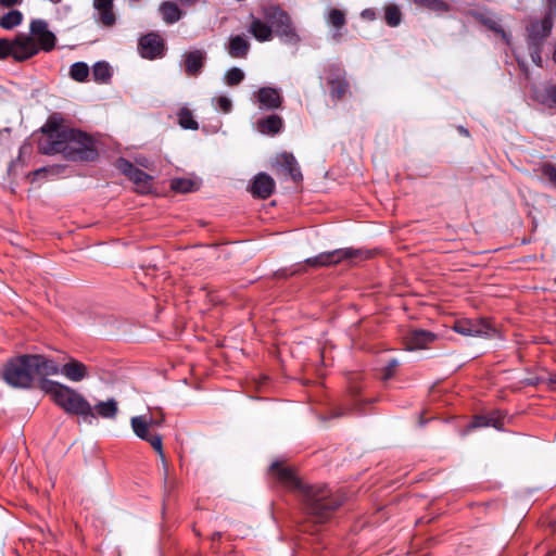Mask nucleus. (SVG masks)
I'll use <instances>...</instances> for the list:
<instances>
[{"label": "nucleus", "instance_id": "473e14b6", "mask_svg": "<svg viewBox=\"0 0 556 556\" xmlns=\"http://www.w3.org/2000/svg\"><path fill=\"white\" fill-rule=\"evenodd\" d=\"M178 124L184 129L197 130L198 122L193 118L192 112L187 108H181L178 112Z\"/></svg>", "mask_w": 556, "mask_h": 556}, {"label": "nucleus", "instance_id": "6e6d98bb", "mask_svg": "<svg viewBox=\"0 0 556 556\" xmlns=\"http://www.w3.org/2000/svg\"><path fill=\"white\" fill-rule=\"evenodd\" d=\"M518 64L522 70L527 71L526 64L523 62L518 61Z\"/></svg>", "mask_w": 556, "mask_h": 556}, {"label": "nucleus", "instance_id": "9d476101", "mask_svg": "<svg viewBox=\"0 0 556 556\" xmlns=\"http://www.w3.org/2000/svg\"><path fill=\"white\" fill-rule=\"evenodd\" d=\"M130 425L134 433L141 440L148 442L152 448L160 456L163 467L165 471H167V464L165 459V454L163 451V440L162 437L156 433L153 429L152 417L148 418L147 416H135L130 419Z\"/></svg>", "mask_w": 556, "mask_h": 556}, {"label": "nucleus", "instance_id": "6ab92c4d", "mask_svg": "<svg viewBox=\"0 0 556 556\" xmlns=\"http://www.w3.org/2000/svg\"><path fill=\"white\" fill-rule=\"evenodd\" d=\"M202 186V179L194 175L189 174L186 177H174L169 179V188L175 193H191L198 191Z\"/></svg>", "mask_w": 556, "mask_h": 556}, {"label": "nucleus", "instance_id": "cd10ccee", "mask_svg": "<svg viewBox=\"0 0 556 556\" xmlns=\"http://www.w3.org/2000/svg\"><path fill=\"white\" fill-rule=\"evenodd\" d=\"M92 409L96 417L100 416L102 418H114L118 410L117 403L113 399L98 403Z\"/></svg>", "mask_w": 556, "mask_h": 556}, {"label": "nucleus", "instance_id": "f03ea898", "mask_svg": "<svg viewBox=\"0 0 556 556\" xmlns=\"http://www.w3.org/2000/svg\"><path fill=\"white\" fill-rule=\"evenodd\" d=\"M48 137L39 142L42 154L61 153L68 161H93L98 151L93 138L79 129L58 128L48 123L43 128Z\"/></svg>", "mask_w": 556, "mask_h": 556}, {"label": "nucleus", "instance_id": "ea45409f", "mask_svg": "<svg viewBox=\"0 0 556 556\" xmlns=\"http://www.w3.org/2000/svg\"><path fill=\"white\" fill-rule=\"evenodd\" d=\"M495 426V420L491 416L478 415L475 416L472 422L469 425L470 429Z\"/></svg>", "mask_w": 556, "mask_h": 556}, {"label": "nucleus", "instance_id": "20e7f679", "mask_svg": "<svg viewBox=\"0 0 556 556\" xmlns=\"http://www.w3.org/2000/svg\"><path fill=\"white\" fill-rule=\"evenodd\" d=\"M40 389L66 414L79 416L87 422L96 418L90 403L75 389L49 379L41 380Z\"/></svg>", "mask_w": 556, "mask_h": 556}, {"label": "nucleus", "instance_id": "4d7b16f0", "mask_svg": "<svg viewBox=\"0 0 556 556\" xmlns=\"http://www.w3.org/2000/svg\"><path fill=\"white\" fill-rule=\"evenodd\" d=\"M49 1L56 4V3H60L62 0H49Z\"/></svg>", "mask_w": 556, "mask_h": 556}, {"label": "nucleus", "instance_id": "e433bc0d", "mask_svg": "<svg viewBox=\"0 0 556 556\" xmlns=\"http://www.w3.org/2000/svg\"><path fill=\"white\" fill-rule=\"evenodd\" d=\"M384 20L390 27L399 26L402 20L400 9L396 5L387 7L384 12Z\"/></svg>", "mask_w": 556, "mask_h": 556}, {"label": "nucleus", "instance_id": "a18cd8bd", "mask_svg": "<svg viewBox=\"0 0 556 556\" xmlns=\"http://www.w3.org/2000/svg\"><path fill=\"white\" fill-rule=\"evenodd\" d=\"M548 386L552 390L556 391V375H552L548 379Z\"/></svg>", "mask_w": 556, "mask_h": 556}, {"label": "nucleus", "instance_id": "72a5a7b5", "mask_svg": "<svg viewBox=\"0 0 556 556\" xmlns=\"http://www.w3.org/2000/svg\"><path fill=\"white\" fill-rule=\"evenodd\" d=\"M355 403L352 405H340L331 409V418H338L342 416H346L353 412L357 414H364L363 404L358 400H354Z\"/></svg>", "mask_w": 556, "mask_h": 556}, {"label": "nucleus", "instance_id": "0eeeda50", "mask_svg": "<svg viewBox=\"0 0 556 556\" xmlns=\"http://www.w3.org/2000/svg\"><path fill=\"white\" fill-rule=\"evenodd\" d=\"M30 355L25 354L10 359L3 369L4 381L14 388H29L34 380Z\"/></svg>", "mask_w": 556, "mask_h": 556}, {"label": "nucleus", "instance_id": "6e6552de", "mask_svg": "<svg viewBox=\"0 0 556 556\" xmlns=\"http://www.w3.org/2000/svg\"><path fill=\"white\" fill-rule=\"evenodd\" d=\"M371 252L363 249L343 248L329 252H323L316 256L305 260V264L311 267H323L337 265L348 260H368Z\"/></svg>", "mask_w": 556, "mask_h": 556}, {"label": "nucleus", "instance_id": "f257e3e1", "mask_svg": "<svg viewBox=\"0 0 556 556\" xmlns=\"http://www.w3.org/2000/svg\"><path fill=\"white\" fill-rule=\"evenodd\" d=\"M269 471L283 488L294 491L301 496L306 513L315 522H326L343 504L344 496L341 493L332 492L324 484H304L294 470L281 462L273 463Z\"/></svg>", "mask_w": 556, "mask_h": 556}, {"label": "nucleus", "instance_id": "7c9ffc66", "mask_svg": "<svg viewBox=\"0 0 556 556\" xmlns=\"http://www.w3.org/2000/svg\"><path fill=\"white\" fill-rule=\"evenodd\" d=\"M112 76L111 66L105 61H99L92 66V77L98 83H106Z\"/></svg>", "mask_w": 556, "mask_h": 556}, {"label": "nucleus", "instance_id": "a19ab883", "mask_svg": "<svg viewBox=\"0 0 556 556\" xmlns=\"http://www.w3.org/2000/svg\"><path fill=\"white\" fill-rule=\"evenodd\" d=\"M399 366V362L395 358H392L388 362V364L382 368L381 378L383 380H390L396 371V368Z\"/></svg>", "mask_w": 556, "mask_h": 556}, {"label": "nucleus", "instance_id": "a878e982", "mask_svg": "<svg viewBox=\"0 0 556 556\" xmlns=\"http://www.w3.org/2000/svg\"><path fill=\"white\" fill-rule=\"evenodd\" d=\"M248 31L258 41H269L273 38V26L266 20L252 16Z\"/></svg>", "mask_w": 556, "mask_h": 556}, {"label": "nucleus", "instance_id": "7ed1b4c3", "mask_svg": "<svg viewBox=\"0 0 556 556\" xmlns=\"http://www.w3.org/2000/svg\"><path fill=\"white\" fill-rule=\"evenodd\" d=\"M56 46V36L49 30L47 21L36 18L30 22L29 34L20 33L13 39L0 38V60L12 58L25 62L40 51L51 52Z\"/></svg>", "mask_w": 556, "mask_h": 556}, {"label": "nucleus", "instance_id": "79ce46f5", "mask_svg": "<svg viewBox=\"0 0 556 556\" xmlns=\"http://www.w3.org/2000/svg\"><path fill=\"white\" fill-rule=\"evenodd\" d=\"M546 4L545 16L554 21L556 17V0H544Z\"/></svg>", "mask_w": 556, "mask_h": 556}, {"label": "nucleus", "instance_id": "c756f323", "mask_svg": "<svg viewBox=\"0 0 556 556\" xmlns=\"http://www.w3.org/2000/svg\"><path fill=\"white\" fill-rule=\"evenodd\" d=\"M535 173L538 176L548 182L552 187L556 188V165L552 163H543L540 165Z\"/></svg>", "mask_w": 556, "mask_h": 556}, {"label": "nucleus", "instance_id": "4be33fe9", "mask_svg": "<svg viewBox=\"0 0 556 556\" xmlns=\"http://www.w3.org/2000/svg\"><path fill=\"white\" fill-rule=\"evenodd\" d=\"M532 98L546 108L556 109V84L545 83L533 87Z\"/></svg>", "mask_w": 556, "mask_h": 556}, {"label": "nucleus", "instance_id": "f3484780", "mask_svg": "<svg viewBox=\"0 0 556 556\" xmlns=\"http://www.w3.org/2000/svg\"><path fill=\"white\" fill-rule=\"evenodd\" d=\"M275 180L266 173L256 174L250 181L248 190L254 198L267 199L275 190Z\"/></svg>", "mask_w": 556, "mask_h": 556}, {"label": "nucleus", "instance_id": "09e8293b", "mask_svg": "<svg viewBox=\"0 0 556 556\" xmlns=\"http://www.w3.org/2000/svg\"><path fill=\"white\" fill-rule=\"evenodd\" d=\"M164 419L161 418V419H154L152 418V422H153V429L155 430V428L160 427L162 424H163Z\"/></svg>", "mask_w": 556, "mask_h": 556}, {"label": "nucleus", "instance_id": "5fc2aeb1", "mask_svg": "<svg viewBox=\"0 0 556 556\" xmlns=\"http://www.w3.org/2000/svg\"><path fill=\"white\" fill-rule=\"evenodd\" d=\"M45 172H47V168L42 167V168H40V169H37V170L35 172V174H36V175H39V174L45 173Z\"/></svg>", "mask_w": 556, "mask_h": 556}, {"label": "nucleus", "instance_id": "bb28decb", "mask_svg": "<svg viewBox=\"0 0 556 556\" xmlns=\"http://www.w3.org/2000/svg\"><path fill=\"white\" fill-rule=\"evenodd\" d=\"M159 12L167 25L177 23L184 16V11L172 1H163L159 7Z\"/></svg>", "mask_w": 556, "mask_h": 556}, {"label": "nucleus", "instance_id": "4468645a", "mask_svg": "<svg viewBox=\"0 0 556 556\" xmlns=\"http://www.w3.org/2000/svg\"><path fill=\"white\" fill-rule=\"evenodd\" d=\"M138 51L143 59L155 60L162 58L165 51L164 40L159 34L149 33L139 39Z\"/></svg>", "mask_w": 556, "mask_h": 556}, {"label": "nucleus", "instance_id": "f8f14e48", "mask_svg": "<svg viewBox=\"0 0 556 556\" xmlns=\"http://www.w3.org/2000/svg\"><path fill=\"white\" fill-rule=\"evenodd\" d=\"M452 329L466 337H492L496 330L484 318H459L454 321Z\"/></svg>", "mask_w": 556, "mask_h": 556}, {"label": "nucleus", "instance_id": "a211bd4d", "mask_svg": "<svg viewBox=\"0 0 556 556\" xmlns=\"http://www.w3.org/2000/svg\"><path fill=\"white\" fill-rule=\"evenodd\" d=\"M35 376H52L61 374L60 365L41 354H29Z\"/></svg>", "mask_w": 556, "mask_h": 556}, {"label": "nucleus", "instance_id": "864d4df0", "mask_svg": "<svg viewBox=\"0 0 556 556\" xmlns=\"http://www.w3.org/2000/svg\"><path fill=\"white\" fill-rule=\"evenodd\" d=\"M527 384H528V386H535V384H536V380L528 379V380H527Z\"/></svg>", "mask_w": 556, "mask_h": 556}, {"label": "nucleus", "instance_id": "c85d7f7f", "mask_svg": "<svg viewBox=\"0 0 556 556\" xmlns=\"http://www.w3.org/2000/svg\"><path fill=\"white\" fill-rule=\"evenodd\" d=\"M23 22V14L18 10H11L0 17V26L3 29L11 30Z\"/></svg>", "mask_w": 556, "mask_h": 556}, {"label": "nucleus", "instance_id": "9b49d317", "mask_svg": "<svg viewBox=\"0 0 556 556\" xmlns=\"http://www.w3.org/2000/svg\"><path fill=\"white\" fill-rule=\"evenodd\" d=\"M274 174L282 180H291L299 184L303 179L300 165L292 153L281 152L271 161Z\"/></svg>", "mask_w": 556, "mask_h": 556}, {"label": "nucleus", "instance_id": "ddd939ff", "mask_svg": "<svg viewBox=\"0 0 556 556\" xmlns=\"http://www.w3.org/2000/svg\"><path fill=\"white\" fill-rule=\"evenodd\" d=\"M117 168L127 176L140 193H148L151 190L152 177L136 167L130 161L121 157L117 160Z\"/></svg>", "mask_w": 556, "mask_h": 556}, {"label": "nucleus", "instance_id": "39448f33", "mask_svg": "<svg viewBox=\"0 0 556 556\" xmlns=\"http://www.w3.org/2000/svg\"><path fill=\"white\" fill-rule=\"evenodd\" d=\"M263 17L273 26L275 34L283 43L295 46L301 41L291 16L278 5L263 9Z\"/></svg>", "mask_w": 556, "mask_h": 556}, {"label": "nucleus", "instance_id": "052dcab7", "mask_svg": "<svg viewBox=\"0 0 556 556\" xmlns=\"http://www.w3.org/2000/svg\"><path fill=\"white\" fill-rule=\"evenodd\" d=\"M141 166H147L146 161L140 162Z\"/></svg>", "mask_w": 556, "mask_h": 556}, {"label": "nucleus", "instance_id": "de8ad7c7", "mask_svg": "<svg viewBox=\"0 0 556 556\" xmlns=\"http://www.w3.org/2000/svg\"><path fill=\"white\" fill-rule=\"evenodd\" d=\"M182 5L190 7L195 4L197 0H179Z\"/></svg>", "mask_w": 556, "mask_h": 556}, {"label": "nucleus", "instance_id": "3c124183", "mask_svg": "<svg viewBox=\"0 0 556 556\" xmlns=\"http://www.w3.org/2000/svg\"><path fill=\"white\" fill-rule=\"evenodd\" d=\"M458 131H459L463 136H466V137H468V136H469V131H468V129H466V128H465V127H463V126H459V127H458Z\"/></svg>", "mask_w": 556, "mask_h": 556}, {"label": "nucleus", "instance_id": "423d86ee", "mask_svg": "<svg viewBox=\"0 0 556 556\" xmlns=\"http://www.w3.org/2000/svg\"><path fill=\"white\" fill-rule=\"evenodd\" d=\"M554 21L544 16L541 21H533L527 26V46L532 62L543 67L542 51L546 38L551 35Z\"/></svg>", "mask_w": 556, "mask_h": 556}, {"label": "nucleus", "instance_id": "58836bf2", "mask_svg": "<svg viewBox=\"0 0 556 556\" xmlns=\"http://www.w3.org/2000/svg\"><path fill=\"white\" fill-rule=\"evenodd\" d=\"M327 21L336 28H342L346 23L344 13L339 9H331L328 13Z\"/></svg>", "mask_w": 556, "mask_h": 556}, {"label": "nucleus", "instance_id": "2eb2a0df", "mask_svg": "<svg viewBox=\"0 0 556 556\" xmlns=\"http://www.w3.org/2000/svg\"><path fill=\"white\" fill-rule=\"evenodd\" d=\"M255 102L262 111H275L283 103L281 90L274 87H261L254 92Z\"/></svg>", "mask_w": 556, "mask_h": 556}, {"label": "nucleus", "instance_id": "1a4fd4ad", "mask_svg": "<svg viewBox=\"0 0 556 556\" xmlns=\"http://www.w3.org/2000/svg\"><path fill=\"white\" fill-rule=\"evenodd\" d=\"M320 79H325L329 87V96L333 102H338L349 92L350 84L345 70L338 63L328 62L324 65Z\"/></svg>", "mask_w": 556, "mask_h": 556}, {"label": "nucleus", "instance_id": "4c0bfd02", "mask_svg": "<svg viewBox=\"0 0 556 556\" xmlns=\"http://www.w3.org/2000/svg\"><path fill=\"white\" fill-rule=\"evenodd\" d=\"M244 79V73L239 67H231L227 71L225 75V83L228 86H237Z\"/></svg>", "mask_w": 556, "mask_h": 556}, {"label": "nucleus", "instance_id": "680f3d73", "mask_svg": "<svg viewBox=\"0 0 556 556\" xmlns=\"http://www.w3.org/2000/svg\"><path fill=\"white\" fill-rule=\"evenodd\" d=\"M339 37H340L339 35H333V38L337 40L339 39Z\"/></svg>", "mask_w": 556, "mask_h": 556}, {"label": "nucleus", "instance_id": "dca6fc26", "mask_svg": "<svg viewBox=\"0 0 556 556\" xmlns=\"http://www.w3.org/2000/svg\"><path fill=\"white\" fill-rule=\"evenodd\" d=\"M206 60L204 49H192L182 54L181 66L188 76L195 77L202 73Z\"/></svg>", "mask_w": 556, "mask_h": 556}, {"label": "nucleus", "instance_id": "393cba45", "mask_svg": "<svg viewBox=\"0 0 556 556\" xmlns=\"http://www.w3.org/2000/svg\"><path fill=\"white\" fill-rule=\"evenodd\" d=\"M256 129L262 135L275 136L283 128V119L277 114H270L260 118L256 124Z\"/></svg>", "mask_w": 556, "mask_h": 556}, {"label": "nucleus", "instance_id": "aec40b11", "mask_svg": "<svg viewBox=\"0 0 556 556\" xmlns=\"http://www.w3.org/2000/svg\"><path fill=\"white\" fill-rule=\"evenodd\" d=\"M113 0H93V9L97 12L96 21L104 27H112L116 23V15L113 11Z\"/></svg>", "mask_w": 556, "mask_h": 556}, {"label": "nucleus", "instance_id": "603ef678", "mask_svg": "<svg viewBox=\"0 0 556 556\" xmlns=\"http://www.w3.org/2000/svg\"><path fill=\"white\" fill-rule=\"evenodd\" d=\"M553 61L556 63V41L554 42Z\"/></svg>", "mask_w": 556, "mask_h": 556}, {"label": "nucleus", "instance_id": "49530a36", "mask_svg": "<svg viewBox=\"0 0 556 556\" xmlns=\"http://www.w3.org/2000/svg\"><path fill=\"white\" fill-rule=\"evenodd\" d=\"M222 538H223V533H222V532L216 531V532L212 533V535H211V541H212L213 543H214V542H218V541H220V539H222Z\"/></svg>", "mask_w": 556, "mask_h": 556}, {"label": "nucleus", "instance_id": "412c9836", "mask_svg": "<svg viewBox=\"0 0 556 556\" xmlns=\"http://www.w3.org/2000/svg\"><path fill=\"white\" fill-rule=\"evenodd\" d=\"M437 339V334L424 329H413L405 337L408 350L425 349Z\"/></svg>", "mask_w": 556, "mask_h": 556}, {"label": "nucleus", "instance_id": "37998d69", "mask_svg": "<svg viewBox=\"0 0 556 556\" xmlns=\"http://www.w3.org/2000/svg\"><path fill=\"white\" fill-rule=\"evenodd\" d=\"M217 105L225 113L230 112L232 108V103L227 97H219L217 99Z\"/></svg>", "mask_w": 556, "mask_h": 556}, {"label": "nucleus", "instance_id": "f704fd0d", "mask_svg": "<svg viewBox=\"0 0 556 556\" xmlns=\"http://www.w3.org/2000/svg\"><path fill=\"white\" fill-rule=\"evenodd\" d=\"M90 70L87 63L85 62H76L71 65L70 76L73 80L83 83L89 76Z\"/></svg>", "mask_w": 556, "mask_h": 556}, {"label": "nucleus", "instance_id": "8fccbe9b", "mask_svg": "<svg viewBox=\"0 0 556 556\" xmlns=\"http://www.w3.org/2000/svg\"><path fill=\"white\" fill-rule=\"evenodd\" d=\"M276 276L279 278H286V277H288V273L286 269H281L276 273Z\"/></svg>", "mask_w": 556, "mask_h": 556}, {"label": "nucleus", "instance_id": "b1692460", "mask_svg": "<svg viewBox=\"0 0 556 556\" xmlns=\"http://www.w3.org/2000/svg\"><path fill=\"white\" fill-rule=\"evenodd\" d=\"M61 374L74 382L81 381L89 376L87 366L75 358H70L61 367Z\"/></svg>", "mask_w": 556, "mask_h": 556}, {"label": "nucleus", "instance_id": "13d9d810", "mask_svg": "<svg viewBox=\"0 0 556 556\" xmlns=\"http://www.w3.org/2000/svg\"><path fill=\"white\" fill-rule=\"evenodd\" d=\"M420 426H424L426 424V420H424L422 418H420V421H419Z\"/></svg>", "mask_w": 556, "mask_h": 556}, {"label": "nucleus", "instance_id": "2f4dec72", "mask_svg": "<svg viewBox=\"0 0 556 556\" xmlns=\"http://www.w3.org/2000/svg\"><path fill=\"white\" fill-rule=\"evenodd\" d=\"M415 4L425 7L431 11L446 13L450 12L452 7L445 0H412Z\"/></svg>", "mask_w": 556, "mask_h": 556}, {"label": "nucleus", "instance_id": "bf43d9fd", "mask_svg": "<svg viewBox=\"0 0 556 556\" xmlns=\"http://www.w3.org/2000/svg\"><path fill=\"white\" fill-rule=\"evenodd\" d=\"M141 166H147L146 161L140 162Z\"/></svg>", "mask_w": 556, "mask_h": 556}, {"label": "nucleus", "instance_id": "5701e85b", "mask_svg": "<svg viewBox=\"0 0 556 556\" xmlns=\"http://www.w3.org/2000/svg\"><path fill=\"white\" fill-rule=\"evenodd\" d=\"M250 49L251 43L243 35L230 36L226 47L228 54L232 59H245Z\"/></svg>", "mask_w": 556, "mask_h": 556}, {"label": "nucleus", "instance_id": "c9c22d12", "mask_svg": "<svg viewBox=\"0 0 556 556\" xmlns=\"http://www.w3.org/2000/svg\"><path fill=\"white\" fill-rule=\"evenodd\" d=\"M481 23L486 26L490 30L501 35V37L503 38V40L506 42V43H509V40H510V35L507 34L503 27L501 26V24L492 18V17H482L481 18Z\"/></svg>", "mask_w": 556, "mask_h": 556}, {"label": "nucleus", "instance_id": "c03bdc74", "mask_svg": "<svg viewBox=\"0 0 556 556\" xmlns=\"http://www.w3.org/2000/svg\"><path fill=\"white\" fill-rule=\"evenodd\" d=\"M22 0H0V5L4 8H12L14 5L21 4Z\"/></svg>", "mask_w": 556, "mask_h": 556}]
</instances>
